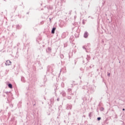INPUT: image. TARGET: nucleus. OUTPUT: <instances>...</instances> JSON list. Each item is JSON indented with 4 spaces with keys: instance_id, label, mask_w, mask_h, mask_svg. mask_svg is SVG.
Returning <instances> with one entry per match:
<instances>
[{
    "instance_id": "9b49d317",
    "label": "nucleus",
    "mask_w": 125,
    "mask_h": 125,
    "mask_svg": "<svg viewBox=\"0 0 125 125\" xmlns=\"http://www.w3.org/2000/svg\"><path fill=\"white\" fill-rule=\"evenodd\" d=\"M8 86L9 88H12L13 87H12V84H11V83H9L8 84Z\"/></svg>"
},
{
    "instance_id": "0eeeda50",
    "label": "nucleus",
    "mask_w": 125,
    "mask_h": 125,
    "mask_svg": "<svg viewBox=\"0 0 125 125\" xmlns=\"http://www.w3.org/2000/svg\"><path fill=\"white\" fill-rule=\"evenodd\" d=\"M16 28L17 29H18V30H20V29H21V28H22V25H20L19 24L17 25L16 26Z\"/></svg>"
},
{
    "instance_id": "a211bd4d",
    "label": "nucleus",
    "mask_w": 125,
    "mask_h": 125,
    "mask_svg": "<svg viewBox=\"0 0 125 125\" xmlns=\"http://www.w3.org/2000/svg\"><path fill=\"white\" fill-rule=\"evenodd\" d=\"M61 85H62V87H64V83H62Z\"/></svg>"
},
{
    "instance_id": "f3484780",
    "label": "nucleus",
    "mask_w": 125,
    "mask_h": 125,
    "mask_svg": "<svg viewBox=\"0 0 125 125\" xmlns=\"http://www.w3.org/2000/svg\"><path fill=\"white\" fill-rule=\"evenodd\" d=\"M15 120V118L13 117V118H11V122H13Z\"/></svg>"
},
{
    "instance_id": "6ab92c4d",
    "label": "nucleus",
    "mask_w": 125,
    "mask_h": 125,
    "mask_svg": "<svg viewBox=\"0 0 125 125\" xmlns=\"http://www.w3.org/2000/svg\"><path fill=\"white\" fill-rule=\"evenodd\" d=\"M73 36H71L70 38V40L71 41H73Z\"/></svg>"
},
{
    "instance_id": "7c9ffc66",
    "label": "nucleus",
    "mask_w": 125,
    "mask_h": 125,
    "mask_svg": "<svg viewBox=\"0 0 125 125\" xmlns=\"http://www.w3.org/2000/svg\"><path fill=\"white\" fill-rule=\"evenodd\" d=\"M15 124H16V125H17V121H15Z\"/></svg>"
},
{
    "instance_id": "f03ea898",
    "label": "nucleus",
    "mask_w": 125,
    "mask_h": 125,
    "mask_svg": "<svg viewBox=\"0 0 125 125\" xmlns=\"http://www.w3.org/2000/svg\"><path fill=\"white\" fill-rule=\"evenodd\" d=\"M86 59L87 62L85 64L86 65V64H87V63H88V62H89V61L90 60V56H88V55H87V57L86 58Z\"/></svg>"
},
{
    "instance_id": "dca6fc26",
    "label": "nucleus",
    "mask_w": 125,
    "mask_h": 125,
    "mask_svg": "<svg viewBox=\"0 0 125 125\" xmlns=\"http://www.w3.org/2000/svg\"><path fill=\"white\" fill-rule=\"evenodd\" d=\"M68 91L69 92V93H71V91H72V89L69 88L68 89Z\"/></svg>"
},
{
    "instance_id": "f704fd0d",
    "label": "nucleus",
    "mask_w": 125,
    "mask_h": 125,
    "mask_svg": "<svg viewBox=\"0 0 125 125\" xmlns=\"http://www.w3.org/2000/svg\"><path fill=\"white\" fill-rule=\"evenodd\" d=\"M49 20H50V21H51V19L49 18Z\"/></svg>"
},
{
    "instance_id": "cd10ccee",
    "label": "nucleus",
    "mask_w": 125,
    "mask_h": 125,
    "mask_svg": "<svg viewBox=\"0 0 125 125\" xmlns=\"http://www.w3.org/2000/svg\"><path fill=\"white\" fill-rule=\"evenodd\" d=\"M67 98H68V99H71L72 98H71V97H68Z\"/></svg>"
},
{
    "instance_id": "c85d7f7f",
    "label": "nucleus",
    "mask_w": 125,
    "mask_h": 125,
    "mask_svg": "<svg viewBox=\"0 0 125 125\" xmlns=\"http://www.w3.org/2000/svg\"><path fill=\"white\" fill-rule=\"evenodd\" d=\"M59 100H60L59 98H58L57 99V101H59Z\"/></svg>"
},
{
    "instance_id": "a19ab883",
    "label": "nucleus",
    "mask_w": 125,
    "mask_h": 125,
    "mask_svg": "<svg viewBox=\"0 0 125 125\" xmlns=\"http://www.w3.org/2000/svg\"><path fill=\"white\" fill-rule=\"evenodd\" d=\"M83 100L84 101V98H83Z\"/></svg>"
},
{
    "instance_id": "c03bdc74",
    "label": "nucleus",
    "mask_w": 125,
    "mask_h": 125,
    "mask_svg": "<svg viewBox=\"0 0 125 125\" xmlns=\"http://www.w3.org/2000/svg\"><path fill=\"white\" fill-rule=\"evenodd\" d=\"M4 1H5V0H4Z\"/></svg>"
},
{
    "instance_id": "4468645a",
    "label": "nucleus",
    "mask_w": 125,
    "mask_h": 125,
    "mask_svg": "<svg viewBox=\"0 0 125 125\" xmlns=\"http://www.w3.org/2000/svg\"><path fill=\"white\" fill-rule=\"evenodd\" d=\"M60 57L62 59H63V58H64V55L63 54H61L60 55Z\"/></svg>"
},
{
    "instance_id": "aec40b11",
    "label": "nucleus",
    "mask_w": 125,
    "mask_h": 125,
    "mask_svg": "<svg viewBox=\"0 0 125 125\" xmlns=\"http://www.w3.org/2000/svg\"><path fill=\"white\" fill-rule=\"evenodd\" d=\"M82 23L83 24V25H84V24H85V22H84V20H83Z\"/></svg>"
},
{
    "instance_id": "37998d69",
    "label": "nucleus",
    "mask_w": 125,
    "mask_h": 125,
    "mask_svg": "<svg viewBox=\"0 0 125 125\" xmlns=\"http://www.w3.org/2000/svg\"><path fill=\"white\" fill-rule=\"evenodd\" d=\"M60 72L61 73V70L60 71Z\"/></svg>"
},
{
    "instance_id": "20e7f679",
    "label": "nucleus",
    "mask_w": 125,
    "mask_h": 125,
    "mask_svg": "<svg viewBox=\"0 0 125 125\" xmlns=\"http://www.w3.org/2000/svg\"><path fill=\"white\" fill-rule=\"evenodd\" d=\"M50 102L51 105H53V103H54V98H52L50 100Z\"/></svg>"
},
{
    "instance_id": "e433bc0d",
    "label": "nucleus",
    "mask_w": 125,
    "mask_h": 125,
    "mask_svg": "<svg viewBox=\"0 0 125 125\" xmlns=\"http://www.w3.org/2000/svg\"><path fill=\"white\" fill-rule=\"evenodd\" d=\"M9 93L8 92H6V94H8Z\"/></svg>"
},
{
    "instance_id": "f8f14e48",
    "label": "nucleus",
    "mask_w": 125,
    "mask_h": 125,
    "mask_svg": "<svg viewBox=\"0 0 125 125\" xmlns=\"http://www.w3.org/2000/svg\"><path fill=\"white\" fill-rule=\"evenodd\" d=\"M66 109H67V110H69V109H70V110H71V109H72V106L68 105L66 107Z\"/></svg>"
},
{
    "instance_id": "2f4dec72",
    "label": "nucleus",
    "mask_w": 125,
    "mask_h": 125,
    "mask_svg": "<svg viewBox=\"0 0 125 125\" xmlns=\"http://www.w3.org/2000/svg\"><path fill=\"white\" fill-rule=\"evenodd\" d=\"M19 44H20V43L17 44V46H19Z\"/></svg>"
},
{
    "instance_id": "4c0bfd02",
    "label": "nucleus",
    "mask_w": 125,
    "mask_h": 125,
    "mask_svg": "<svg viewBox=\"0 0 125 125\" xmlns=\"http://www.w3.org/2000/svg\"><path fill=\"white\" fill-rule=\"evenodd\" d=\"M26 14H29V12H28L26 13Z\"/></svg>"
},
{
    "instance_id": "ddd939ff",
    "label": "nucleus",
    "mask_w": 125,
    "mask_h": 125,
    "mask_svg": "<svg viewBox=\"0 0 125 125\" xmlns=\"http://www.w3.org/2000/svg\"><path fill=\"white\" fill-rule=\"evenodd\" d=\"M50 68V66H48L47 67V72H49V69Z\"/></svg>"
},
{
    "instance_id": "412c9836",
    "label": "nucleus",
    "mask_w": 125,
    "mask_h": 125,
    "mask_svg": "<svg viewBox=\"0 0 125 125\" xmlns=\"http://www.w3.org/2000/svg\"><path fill=\"white\" fill-rule=\"evenodd\" d=\"M101 120V117H98L97 118V121H100Z\"/></svg>"
},
{
    "instance_id": "6e6552de",
    "label": "nucleus",
    "mask_w": 125,
    "mask_h": 125,
    "mask_svg": "<svg viewBox=\"0 0 125 125\" xmlns=\"http://www.w3.org/2000/svg\"><path fill=\"white\" fill-rule=\"evenodd\" d=\"M61 93L62 96H66V92H65V91H62Z\"/></svg>"
},
{
    "instance_id": "1a4fd4ad",
    "label": "nucleus",
    "mask_w": 125,
    "mask_h": 125,
    "mask_svg": "<svg viewBox=\"0 0 125 125\" xmlns=\"http://www.w3.org/2000/svg\"><path fill=\"white\" fill-rule=\"evenodd\" d=\"M90 92H91V93H93L94 92V88L91 87Z\"/></svg>"
},
{
    "instance_id": "7ed1b4c3",
    "label": "nucleus",
    "mask_w": 125,
    "mask_h": 125,
    "mask_svg": "<svg viewBox=\"0 0 125 125\" xmlns=\"http://www.w3.org/2000/svg\"><path fill=\"white\" fill-rule=\"evenodd\" d=\"M87 37H88V33L87 32H85L84 33V35H83V37L85 38V39H86L87 38Z\"/></svg>"
},
{
    "instance_id": "5701e85b",
    "label": "nucleus",
    "mask_w": 125,
    "mask_h": 125,
    "mask_svg": "<svg viewBox=\"0 0 125 125\" xmlns=\"http://www.w3.org/2000/svg\"><path fill=\"white\" fill-rule=\"evenodd\" d=\"M45 76H44V82H46V78H45Z\"/></svg>"
},
{
    "instance_id": "c9c22d12",
    "label": "nucleus",
    "mask_w": 125,
    "mask_h": 125,
    "mask_svg": "<svg viewBox=\"0 0 125 125\" xmlns=\"http://www.w3.org/2000/svg\"><path fill=\"white\" fill-rule=\"evenodd\" d=\"M83 63H84V61L83 60Z\"/></svg>"
},
{
    "instance_id": "393cba45",
    "label": "nucleus",
    "mask_w": 125,
    "mask_h": 125,
    "mask_svg": "<svg viewBox=\"0 0 125 125\" xmlns=\"http://www.w3.org/2000/svg\"><path fill=\"white\" fill-rule=\"evenodd\" d=\"M56 89H57V86L55 88V92H56Z\"/></svg>"
},
{
    "instance_id": "473e14b6",
    "label": "nucleus",
    "mask_w": 125,
    "mask_h": 125,
    "mask_svg": "<svg viewBox=\"0 0 125 125\" xmlns=\"http://www.w3.org/2000/svg\"><path fill=\"white\" fill-rule=\"evenodd\" d=\"M123 111H125V108H123Z\"/></svg>"
},
{
    "instance_id": "58836bf2",
    "label": "nucleus",
    "mask_w": 125,
    "mask_h": 125,
    "mask_svg": "<svg viewBox=\"0 0 125 125\" xmlns=\"http://www.w3.org/2000/svg\"><path fill=\"white\" fill-rule=\"evenodd\" d=\"M89 68H91V66H89Z\"/></svg>"
},
{
    "instance_id": "423d86ee",
    "label": "nucleus",
    "mask_w": 125,
    "mask_h": 125,
    "mask_svg": "<svg viewBox=\"0 0 125 125\" xmlns=\"http://www.w3.org/2000/svg\"><path fill=\"white\" fill-rule=\"evenodd\" d=\"M46 52L47 53H49V52H51V48L48 47L47 48V50H46Z\"/></svg>"
},
{
    "instance_id": "c756f323",
    "label": "nucleus",
    "mask_w": 125,
    "mask_h": 125,
    "mask_svg": "<svg viewBox=\"0 0 125 125\" xmlns=\"http://www.w3.org/2000/svg\"><path fill=\"white\" fill-rule=\"evenodd\" d=\"M8 118H9V117H10V114L8 113Z\"/></svg>"
},
{
    "instance_id": "2eb2a0df",
    "label": "nucleus",
    "mask_w": 125,
    "mask_h": 125,
    "mask_svg": "<svg viewBox=\"0 0 125 125\" xmlns=\"http://www.w3.org/2000/svg\"><path fill=\"white\" fill-rule=\"evenodd\" d=\"M100 111H104V107H101L100 108Z\"/></svg>"
},
{
    "instance_id": "bb28decb",
    "label": "nucleus",
    "mask_w": 125,
    "mask_h": 125,
    "mask_svg": "<svg viewBox=\"0 0 125 125\" xmlns=\"http://www.w3.org/2000/svg\"><path fill=\"white\" fill-rule=\"evenodd\" d=\"M83 49H86V48H85V46H84L83 47Z\"/></svg>"
},
{
    "instance_id": "ea45409f",
    "label": "nucleus",
    "mask_w": 125,
    "mask_h": 125,
    "mask_svg": "<svg viewBox=\"0 0 125 125\" xmlns=\"http://www.w3.org/2000/svg\"><path fill=\"white\" fill-rule=\"evenodd\" d=\"M35 105H36V104H33V106H35Z\"/></svg>"
},
{
    "instance_id": "b1692460",
    "label": "nucleus",
    "mask_w": 125,
    "mask_h": 125,
    "mask_svg": "<svg viewBox=\"0 0 125 125\" xmlns=\"http://www.w3.org/2000/svg\"><path fill=\"white\" fill-rule=\"evenodd\" d=\"M107 76H108V77H110V76H111V74L110 73H108Z\"/></svg>"
},
{
    "instance_id": "f257e3e1",
    "label": "nucleus",
    "mask_w": 125,
    "mask_h": 125,
    "mask_svg": "<svg viewBox=\"0 0 125 125\" xmlns=\"http://www.w3.org/2000/svg\"><path fill=\"white\" fill-rule=\"evenodd\" d=\"M11 61L9 60L6 61V62L5 63V65L6 66H9V65H11Z\"/></svg>"
},
{
    "instance_id": "4be33fe9",
    "label": "nucleus",
    "mask_w": 125,
    "mask_h": 125,
    "mask_svg": "<svg viewBox=\"0 0 125 125\" xmlns=\"http://www.w3.org/2000/svg\"><path fill=\"white\" fill-rule=\"evenodd\" d=\"M89 118H90V117H91V112H90L89 113Z\"/></svg>"
},
{
    "instance_id": "9d476101",
    "label": "nucleus",
    "mask_w": 125,
    "mask_h": 125,
    "mask_svg": "<svg viewBox=\"0 0 125 125\" xmlns=\"http://www.w3.org/2000/svg\"><path fill=\"white\" fill-rule=\"evenodd\" d=\"M21 81L22 82V83H25L26 82L25 80V78H24L23 76H22L21 78Z\"/></svg>"
},
{
    "instance_id": "a878e982",
    "label": "nucleus",
    "mask_w": 125,
    "mask_h": 125,
    "mask_svg": "<svg viewBox=\"0 0 125 125\" xmlns=\"http://www.w3.org/2000/svg\"><path fill=\"white\" fill-rule=\"evenodd\" d=\"M40 24H41V25H42V24H43V21H41V22H40Z\"/></svg>"
},
{
    "instance_id": "79ce46f5",
    "label": "nucleus",
    "mask_w": 125,
    "mask_h": 125,
    "mask_svg": "<svg viewBox=\"0 0 125 125\" xmlns=\"http://www.w3.org/2000/svg\"><path fill=\"white\" fill-rule=\"evenodd\" d=\"M85 100H86V98H85Z\"/></svg>"
},
{
    "instance_id": "39448f33",
    "label": "nucleus",
    "mask_w": 125,
    "mask_h": 125,
    "mask_svg": "<svg viewBox=\"0 0 125 125\" xmlns=\"http://www.w3.org/2000/svg\"><path fill=\"white\" fill-rule=\"evenodd\" d=\"M56 27H53L51 30V34H55Z\"/></svg>"
},
{
    "instance_id": "72a5a7b5",
    "label": "nucleus",
    "mask_w": 125,
    "mask_h": 125,
    "mask_svg": "<svg viewBox=\"0 0 125 125\" xmlns=\"http://www.w3.org/2000/svg\"><path fill=\"white\" fill-rule=\"evenodd\" d=\"M66 46H66V45L64 44V47H66Z\"/></svg>"
}]
</instances>
